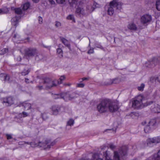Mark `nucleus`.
Here are the masks:
<instances>
[{
	"label": "nucleus",
	"mask_w": 160,
	"mask_h": 160,
	"mask_svg": "<svg viewBox=\"0 0 160 160\" xmlns=\"http://www.w3.org/2000/svg\"><path fill=\"white\" fill-rule=\"evenodd\" d=\"M150 102H148L141 95H138L134 98L132 101V107L136 109L142 108L150 104Z\"/></svg>",
	"instance_id": "nucleus-1"
},
{
	"label": "nucleus",
	"mask_w": 160,
	"mask_h": 160,
	"mask_svg": "<svg viewBox=\"0 0 160 160\" xmlns=\"http://www.w3.org/2000/svg\"><path fill=\"white\" fill-rule=\"evenodd\" d=\"M122 5V3L118 2L117 0H113L111 2L107 11L108 14L110 16L112 15L115 10L120 9L121 8Z\"/></svg>",
	"instance_id": "nucleus-2"
},
{
	"label": "nucleus",
	"mask_w": 160,
	"mask_h": 160,
	"mask_svg": "<svg viewBox=\"0 0 160 160\" xmlns=\"http://www.w3.org/2000/svg\"><path fill=\"white\" fill-rule=\"evenodd\" d=\"M25 55L28 57H33L36 55V59L38 60L42 58V55L38 54V51L35 48H29L25 49Z\"/></svg>",
	"instance_id": "nucleus-3"
},
{
	"label": "nucleus",
	"mask_w": 160,
	"mask_h": 160,
	"mask_svg": "<svg viewBox=\"0 0 160 160\" xmlns=\"http://www.w3.org/2000/svg\"><path fill=\"white\" fill-rule=\"evenodd\" d=\"M109 99L102 100L97 105V109L100 113H103L108 112L109 102Z\"/></svg>",
	"instance_id": "nucleus-4"
},
{
	"label": "nucleus",
	"mask_w": 160,
	"mask_h": 160,
	"mask_svg": "<svg viewBox=\"0 0 160 160\" xmlns=\"http://www.w3.org/2000/svg\"><path fill=\"white\" fill-rule=\"evenodd\" d=\"M56 82V80H52L49 78H46L44 80L43 84L46 88L49 89L57 85Z\"/></svg>",
	"instance_id": "nucleus-5"
},
{
	"label": "nucleus",
	"mask_w": 160,
	"mask_h": 160,
	"mask_svg": "<svg viewBox=\"0 0 160 160\" xmlns=\"http://www.w3.org/2000/svg\"><path fill=\"white\" fill-rule=\"evenodd\" d=\"M55 144V142L53 141L51 142L49 140L45 141V142H38V146L40 147L43 148L44 149L50 148L51 146H53Z\"/></svg>",
	"instance_id": "nucleus-6"
},
{
	"label": "nucleus",
	"mask_w": 160,
	"mask_h": 160,
	"mask_svg": "<svg viewBox=\"0 0 160 160\" xmlns=\"http://www.w3.org/2000/svg\"><path fill=\"white\" fill-rule=\"evenodd\" d=\"M108 102L109 104L108 107V111H109L111 112H114L118 110V107L117 102L112 101L109 99Z\"/></svg>",
	"instance_id": "nucleus-7"
},
{
	"label": "nucleus",
	"mask_w": 160,
	"mask_h": 160,
	"mask_svg": "<svg viewBox=\"0 0 160 160\" xmlns=\"http://www.w3.org/2000/svg\"><path fill=\"white\" fill-rule=\"evenodd\" d=\"M148 102H150V105L152 104L150 109L152 112L154 113L160 112V106L158 104L152 101Z\"/></svg>",
	"instance_id": "nucleus-8"
},
{
	"label": "nucleus",
	"mask_w": 160,
	"mask_h": 160,
	"mask_svg": "<svg viewBox=\"0 0 160 160\" xmlns=\"http://www.w3.org/2000/svg\"><path fill=\"white\" fill-rule=\"evenodd\" d=\"M147 143L149 147H151L152 144L160 143V136L148 139Z\"/></svg>",
	"instance_id": "nucleus-9"
},
{
	"label": "nucleus",
	"mask_w": 160,
	"mask_h": 160,
	"mask_svg": "<svg viewBox=\"0 0 160 160\" xmlns=\"http://www.w3.org/2000/svg\"><path fill=\"white\" fill-rule=\"evenodd\" d=\"M152 19V18L151 15L149 14H145L141 17L140 20L141 22L143 24H147L150 22Z\"/></svg>",
	"instance_id": "nucleus-10"
},
{
	"label": "nucleus",
	"mask_w": 160,
	"mask_h": 160,
	"mask_svg": "<svg viewBox=\"0 0 160 160\" xmlns=\"http://www.w3.org/2000/svg\"><path fill=\"white\" fill-rule=\"evenodd\" d=\"M2 103L6 106H8L13 103V99L11 97H6L3 99Z\"/></svg>",
	"instance_id": "nucleus-11"
},
{
	"label": "nucleus",
	"mask_w": 160,
	"mask_h": 160,
	"mask_svg": "<svg viewBox=\"0 0 160 160\" xmlns=\"http://www.w3.org/2000/svg\"><path fill=\"white\" fill-rule=\"evenodd\" d=\"M61 95H60L61 97V98H63L65 101L71 100L74 98V97L68 93H63L61 94Z\"/></svg>",
	"instance_id": "nucleus-12"
},
{
	"label": "nucleus",
	"mask_w": 160,
	"mask_h": 160,
	"mask_svg": "<svg viewBox=\"0 0 160 160\" xmlns=\"http://www.w3.org/2000/svg\"><path fill=\"white\" fill-rule=\"evenodd\" d=\"M75 13L79 17L86 15V13L83 8L78 7L76 8Z\"/></svg>",
	"instance_id": "nucleus-13"
},
{
	"label": "nucleus",
	"mask_w": 160,
	"mask_h": 160,
	"mask_svg": "<svg viewBox=\"0 0 160 160\" xmlns=\"http://www.w3.org/2000/svg\"><path fill=\"white\" fill-rule=\"evenodd\" d=\"M63 109V108L56 106H52V114L54 115L58 114L59 112L61 111V109Z\"/></svg>",
	"instance_id": "nucleus-14"
},
{
	"label": "nucleus",
	"mask_w": 160,
	"mask_h": 160,
	"mask_svg": "<svg viewBox=\"0 0 160 160\" xmlns=\"http://www.w3.org/2000/svg\"><path fill=\"white\" fill-rule=\"evenodd\" d=\"M98 5L96 2H94L93 5H88L86 7V10L88 12L91 13L96 8L98 7L97 6Z\"/></svg>",
	"instance_id": "nucleus-15"
},
{
	"label": "nucleus",
	"mask_w": 160,
	"mask_h": 160,
	"mask_svg": "<svg viewBox=\"0 0 160 160\" xmlns=\"http://www.w3.org/2000/svg\"><path fill=\"white\" fill-rule=\"evenodd\" d=\"M0 77L2 80H4L5 82H10L11 80H10V77L8 74L5 73H1L0 74Z\"/></svg>",
	"instance_id": "nucleus-16"
},
{
	"label": "nucleus",
	"mask_w": 160,
	"mask_h": 160,
	"mask_svg": "<svg viewBox=\"0 0 160 160\" xmlns=\"http://www.w3.org/2000/svg\"><path fill=\"white\" fill-rule=\"evenodd\" d=\"M20 19V17L19 16H16L13 18L11 20L12 25L16 27L18 24Z\"/></svg>",
	"instance_id": "nucleus-17"
},
{
	"label": "nucleus",
	"mask_w": 160,
	"mask_h": 160,
	"mask_svg": "<svg viewBox=\"0 0 160 160\" xmlns=\"http://www.w3.org/2000/svg\"><path fill=\"white\" fill-rule=\"evenodd\" d=\"M152 58L145 63V66L149 68H153L156 66Z\"/></svg>",
	"instance_id": "nucleus-18"
},
{
	"label": "nucleus",
	"mask_w": 160,
	"mask_h": 160,
	"mask_svg": "<svg viewBox=\"0 0 160 160\" xmlns=\"http://www.w3.org/2000/svg\"><path fill=\"white\" fill-rule=\"evenodd\" d=\"M60 40L64 44V45L68 48L69 49H70V45L68 41L65 38L60 37Z\"/></svg>",
	"instance_id": "nucleus-19"
},
{
	"label": "nucleus",
	"mask_w": 160,
	"mask_h": 160,
	"mask_svg": "<svg viewBox=\"0 0 160 160\" xmlns=\"http://www.w3.org/2000/svg\"><path fill=\"white\" fill-rule=\"evenodd\" d=\"M20 36L17 33H14L12 38L14 42L16 43H19L20 41Z\"/></svg>",
	"instance_id": "nucleus-20"
},
{
	"label": "nucleus",
	"mask_w": 160,
	"mask_h": 160,
	"mask_svg": "<svg viewBox=\"0 0 160 160\" xmlns=\"http://www.w3.org/2000/svg\"><path fill=\"white\" fill-rule=\"evenodd\" d=\"M56 2L58 4H62L64 3L66 0H55ZM49 3L52 5L55 4V2L53 0H48Z\"/></svg>",
	"instance_id": "nucleus-21"
},
{
	"label": "nucleus",
	"mask_w": 160,
	"mask_h": 160,
	"mask_svg": "<svg viewBox=\"0 0 160 160\" xmlns=\"http://www.w3.org/2000/svg\"><path fill=\"white\" fill-rule=\"evenodd\" d=\"M128 28L131 30L136 31L137 29L136 25L133 23L129 24L128 26Z\"/></svg>",
	"instance_id": "nucleus-22"
},
{
	"label": "nucleus",
	"mask_w": 160,
	"mask_h": 160,
	"mask_svg": "<svg viewBox=\"0 0 160 160\" xmlns=\"http://www.w3.org/2000/svg\"><path fill=\"white\" fill-rule=\"evenodd\" d=\"M23 106L24 107V109L26 110H28L31 108V104L28 102L24 103Z\"/></svg>",
	"instance_id": "nucleus-23"
},
{
	"label": "nucleus",
	"mask_w": 160,
	"mask_h": 160,
	"mask_svg": "<svg viewBox=\"0 0 160 160\" xmlns=\"http://www.w3.org/2000/svg\"><path fill=\"white\" fill-rule=\"evenodd\" d=\"M93 160H103L100 158V156L98 153H94L92 156Z\"/></svg>",
	"instance_id": "nucleus-24"
},
{
	"label": "nucleus",
	"mask_w": 160,
	"mask_h": 160,
	"mask_svg": "<svg viewBox=\"0 0 160 160\" xmlns=\"http://www.w3.org/2000/svg\"><path fill=\"white\" fill-rule=\"evenodd\" d=\"M156 123V120L155 119H152L148 123V124L152 128L155 124Z\"/></svg>",
	"instance_id": "nucleus-25"
},
{
	"label": "nucleus",
	"mask_w": 160,
	"mask_h": 160,
	"mask_svg": "<svg viewBox=\"0 0 160 160\" xmlns=\"http://www.w3.org/2000/svg\"><path fill=\"white\" fill-rule=\"evenodd\" d=\"M22 7V8L23 10H27L30 7V4L29 2H26L24 3Z\"/></svg>",
	"instance_id": "nucleus-26"
},
{
	"label": "nucleus",
	"mask_w": 160,
	"mask_h": 160,
	"mask_svg": "<svg viewBox=\"0 0 160 160\" xmlns=\"http://www.w3.org/2000/svg\"><path fill=\"white\" fill-rule=\"evenodd\" d=\"M153 157L152 160H160V150L158 151L157 154H155L153 155Z\"/></svg>",
	"instance_id": "nucleus-27"
},
{
	"label": "nucleus",
	"mask_w": 160,
	"mask_h": 160,
	"mask_svg": "<svg viewBox=\"0 0 160 160\" xmlns=\"http://www.w3.org/2000/svg\"><path fill=\"white\" fill-rule=\"evenodd\" d=\"M57 54L60 58L63 57V52L61 49L58 48L57 49Z\"/></svg>",
	"instance_id": "nucleus-28"
},
{
	"label": "nucleus",
	"mask_w": 160,
	"mask_h": 160,
	"mask_svg": "<svg viewBox=\"0 0 160 160\" xmlns=\"http://www.w3.org/2000/svg\"><path fill=\"white\" fill-rule=\"evenodd\" d=\"M153 61L155 62L154 63L155 65H157L158 64L160 63V57H157L155 58H152Z\"/></svg>",
	"instance_id": "nucleus-29"
},
{
	"label": "nucleus",
	"mask_w": 160,
	"mask_h": 160,
	"mask_svg": "<svg viewBox=\"0 0 160 160\" xmlns=\"http://www.w3.org/2000/svg\"><path fill=\"white\" fill-rule=\"evenodd\" d=\"M79 3V4H80L81 1H78V0H69V2L70 4L71 5H73V4H78V2Z\"/></svg>",
	"instance_id": "nucleus-30"
},
{
	"label": "nucleus",
	"mask_w": 160,
	"mask_h": 160,
	"mask_svg": "<svg viewBox=\"0 0 160 160\" xmlns=\"http://www.w3.org/2000/svg\"><path fill=\"white\" fill-rule=\"evenodd\" d=\"M25 143L30 145L32 147H35L39 146L38 143H35V142H25Z\"/></svg>",
	"instance_id": "nucleus-31"
},
{
	"label": "nucleus",
	"mask_w": 160,
	"mask_h": 160,
	"mask_svg": "<svg viewBox=\"0 0 160 160\" xmlns=\"http://www.w3.org/2000/svg\"><path fill=\"white\" fill-rule=\"evenodd\" d=\"M119 81L118 79H115L113 80H110L109 82H108L107 84L110 85L112 83H117L119 82Z\"/></svg>",
	"instance_id": "nucleus-32"
},
{
	"label": "nucleus",
	"mask_w": 160,
	"mask_h": 160,
	"mask_svg": "<svg viewBox=\"0 0 160 160\" xmlns=\"http://www.w3.org/2000/svg\"><path fill=\"white\" fill-rule=\"evenodd\" d=\"M28 115V114L27 113L25 112H23L22 113H20L18 114V117L22 118L27 117Z\"/></svg>",
	"instance_id": "nucleus-33"
},
{
	"label": "nucleus",
	"mask_w": 160,
	"mask_h": 160,
	"mask_svg": "<svg viewBox=\"0 0 160 160\" xmlns=\"http://www.w3.org/2000/svg\"><path fill=\"white\" fill-rule=\"evenodd\" d=\"M152 128L148 125L144 128V131L146 133H148L151 131Z\"/></svg>",
	"instance_id": "nucleus-34"
},
{
	"label": "nucleus",
	"mask_w": 160,
	"mask_h": 160,
	"mask_svg": "<svg viewBox=\"0 0 160 160\" xmlns=\"http://www.w3.org/2000/svg\"><path fill=\"white\" fill-rule=\"evenodd\" d=\"M15 12L18 14H21L22 13V11L20 8H16L15 9Z\"/></svg>",
	"instance_id": "nucleus-35"
},
{
	"label": "nucleus",
	"mask_w": 160,
	"mask_h": 160,
	"mask_svg": "<svg viewBox=\"0 0 160 160\" xmlns=\"http://www.w3.org/2000/svg\"><path fill=\"white\" fill-rule=\"evenodd\" d=\"M65 78V77L64 76H61L59 78L60 81L57 80V82H56L57 84H60L62 83V81Z\"/></svg>",
	"instance_id": "nucleus-36"
},
{
	"label": "nucleus",
	"mask_w": 160,
	"mask_h": 160,
	"mask_svg": "<svg viewBox=\"0 0 160 160\" xmlns=\"http://www.w3.org/2000/svg\"><path fill=\"white\" fill-rule=\"evenodd\" d=\"M30 72V70L28 69H24L21 72L22 75L25 76L28 75Z\"/></svg>",
	"instance_id": "nucleus-37"
},
{
	"label": "nucleus",
	"mask_w": 160,
	"mask_h": 160,
	"mask_svg": "<svg viewBox=\"0 0 160 160\" xmlns=\"http://www.w3.org/2000/svg\"><path fill=\"white\" fill-rule=\"evenodd\" d=\"M156 9L158 11H160V0L156 1Z\"/></svg>",
	"instance_id": "nucleus-38"
},
{
	"label": "nucleus",
	"mask_w": 160,
	"mask_h": 160,
	"mask_svg": "<svg viewBox=\"0 0 160 160\" xmlns=\"http://www.w3.org/2000/svg\"><path fill=\"white\" fill-rule=\"evenodd\" d=\"M144 87V84L143 83H142L141 84L140 86L138 87V89L139 91H143Z\"/></svg>",
	"instance_id": "nucleus-39"
},
{
	"label": "nucleus",
	"mask_w": 160,
	"mask_h": 160,
	"mask_svg": "<svg viewBox=\"0 0 160 160\" xmlns=\"http://www.w3.org/2000/svg\"><path fill=\"white\" fill-rule=\"evenodd\" d=\"M74 123V120L72 119H71L67 122V124L68 125L71 126L73 125Z\"/></svg>",
	"instance_id": "nucleus-40"
},
{
	"label": "nucleus",
	"mask_w": 160,
	"mask_h": 160,
	"mask_svg": "<svg viewBox=\"0 0 160 160\" xmlns=\"http://www.w3.org/2000/svg\"><path fill=\"white\" fill-rule=\"evenodd\" d=\"M8 51V49L7 48H5L2 49L0 52V54L1 55H3Z\"/></svg>",
	"instance_id": "nucleus-41"
},
{
	"label": "nucleus",
	"mask_w": 160,
	"mask_h": 160,
	"mask_svg": "<svg viewBox=\"0 0 160 160\" xmlns=\"http://www.w3.org/2000/svg\"><path fill=\"white\" fill-rule=\"evenodd\" d=\"M67 18L68 20H72L74 22L75 21L74 17L73 15H69L67 17Z\"/></svg>",
	"instance_id": "nucleus-42"
},
{
	"label": "nucleus",
	"mask_w": 160,
	"mask_h": 160,
	"mask_svg": "<svg viewBox=\"0 0 160 160\" xmlns=\"http://www.w3.org/2000/svg\"><path fill=\"white\" fill-rule=\"evenodd\" d=\"M60 95H61L60 94H54L53 95V97L54 99H56L58 98H62L61 97Z\"/></svg>",
	"instance_id": "nucleus-43"
},
{
	"label": "nucleus",
	"mask_w": 160,
	"mask_h": 160,
	"mask_svg": "<svg viewBox=\"0 0 160 160\" xmlns=\"http://www.w3.org/2000/svg\"><path fill=\"white\" fill-rule=\"evenodd\" d=\"M94 52V49L93 48H91L88 51V54H92Z\"/></svg>",
	"instance_id": "nucleus-44"
},
{
	"label": "nucleus",
	"mask_w": 160,
	"mask_h": 160,
	"mask_svg": "<svg viewBox=\"0 0 160 160\" xmlns=\"http://www.w3.org/2000/svg\"><path fill=\"white\" fill-rule=\"evenodd\" d=\"M38 21L39 22V23L40 24H42V22L43 19L41 17H38Z\"/></svg>",
	"instance_id": "nucleus-45"
},
{
	"label": "nucleus",
	"mask_w": 160,
	"mask_h": 160,
	"mask_svg": "<svg viewBox=\"0 0 160 160\" xmlns=\"http://www.w3.org/2000/svg\"><path fill=\"white\" fill-rule=\"evenodd\" d=\"M110 148L112 149V150H113L115 148V146L113 144H110L109 145Z\"/></svg>",
	"instance_id": "nucleus-46"
},
{
	"label": "nucleus",
	"mask_w": 160,
	"mask_h": 160,
	"mask_svg": "<svg viewBox=\"0 0 160 160\" xmlns=\"http://www.w3.org/2000/svg\"><path fill=\"white\" fill-rule=\"evenodd\" d=\"M55 26L57 27H60L61 26V24L60 22L57 21L56 22Z\"/></svg>",
	"instance_id": "nucleus-47"
},
{
	"label": "nucleus",
	"mask_w": 160,
	"mask_h": 160,
	"mask_svg": "<svg viewBox=\"0 0 160 160\" xmlns=\"http://www.w3.org/2000/svg\"><path fill=\"white\" fill-rule=\"evenodd\" d=\"M84 86V84L83 83H78L77 84V87L81 88H83Z\"/></svg>",
	"instance_id": "nucleus-48"
},
{
	"label": "nucleus",
	"mask_w": 160,
	"mask_h": 160,
	"mask_svg": "<svg viewBox=\"0 0 160 160\" xmlns=\"http://www.w3.org/2000/svg\"><path fill=\"white\" fill-rule=\"evenodd\" d=\"M36 88L39 90H41L43 89V87L42 86H38L36 87Z\"/></svg>",
	"instance_id": "nucleus-49"
},
{
	"label": "nucleus",
	"mask_w": 160,
	"mask_h": 160,
	"mask_svg": "<svg viewBox=\"0 0 160 160\" xmlns=\"http://www.w3.org/2000/svg\"><path fill=\"white\" fill-rule=\"evenodd\" d=\"M155 80L160 82V75L155 78Z\"/></svg>",
	"instance_id": "nucleus-50"
},
{
	"label": "nucleus",
	"mask_w": 160,
	"mask_h": 160,
	"mask_svg": "<svg viewBox=\"0 0 160 160\" xmlns=\"http://www.w3.org/2000/svg\"><path fill=\"white\" fill-rule=\"evenodd\" d=\"M96 47L97 48H100L102 49H103V47L100 45H97L96 46Z\"/></svg>",
	"instance_id": "nucleus-51"
},
{
	"label": "nucleus",
	"mask_w": 160,
	"mask_h": 160,
	"mask_svg": "<svg viewBox=\"0 0 160 160\" xmlns=\"http://www.w3.org/2000/svg\"><path fill=\"white\" fill-rule=\"evenodd\" d=\"M6 136L8 139H10L12 138L11 136L10 135L7 134Z\"/></svg>",
	"instance_id": "nucleus-52"
},
{
	"label": "nucleus",
	"mask_w": 160,
	"mask_h": 160,
	"mask_svg": "<svg viewBox=\"0 0 160 160\" xmlns=\"http://www.w3.org/2000/svg\"><path fill=\"white\" fill-rule=\"evenodd\" d=\"M25 82L27 83H29V80L28 78H25Z\"/></svg>",
	"instance_id": "nucleus-53"
},
{
	"label": "nucleus",
	"mask_w": 160,
	"mask_h": 160,
	"mask_svg": "<svg viewBox=\"0 0 160 160\" xmlns=\"http://www.w3.org/2000/svg\"><path fill=\"white\" fill-rule=\"evenodd\" d=\"M17 60L18 61H20L21 60V57H20V56H18L17 58Z\"/></svg>",
	"instance_id": "nucleus-54"
},
{
	"label": "nucleus",
	"mask_w": 160,
	"mask_h": 160,
	"mask_svg": "<svg viewBox=\"0 0 160 160\" xmlns=\"http://www.w3.org/2000/svg\"><path fill=\"white\" fill-rule=\"evenodd\" d=\"M40 0H32L34 2L37 3L39 2Z\"/></svg>",
	"instance_id": "nucleus-55"
},
{
	"label": "nucleus",
	"mask_w": 160,
	"mask_h": 160,
	"mask_svg": "<svg viewBox=\"0 0 160 160\" xmlns=\"http://www.w3.org/2000/svg\"><path fill=\"white\" fill-rule=\"evenodd\" d=\"M64 85H65V86H70L71 85V84L70 83H68V84H67V83H65L64 84Z\"/></svg>",
	"instance_id": "nucleus-56"
},
{
	"label": "nucleus",
	"mask_w": 160,
	"mask_h": 160,
	"mask_svg": "<svg viewBox=\"0 0 160 160\" xmlns=\"http://www.w3.org/2000/svg\"><path fill=\"white\" fill-rule=\"evenodd\" d=\"M4 13V12H3V11H2V9H0V14Z\"/></svg>",
	"instance_id": "nucleus-57"
},
{
	"label": "nucleus",
	"mask_w": 160,
	"mask_h": 160,
	"mask_svg": "<svg viewBox=\"0 0 160 160\" xmlns=\"http://www.w3.org/2000/svg\"><path fill=\"white\" fill-rule=\"evenodd\" d=\"M82 81H83V80H87L88 78H82Z\"/></svg>",
	"instance_id": "nucleus-58"
},
{
	"label": "nucleus",
	"mask_w": 160,
	"mask_h": 160,
	"mask_svg": "<svg viewBox=\"0 0 160 160\" xmlns=\"http://www.w3.org/2000/svg\"><path fill=\"white\" fill-rule=\"evenodd\" d=\"M108 130H112V131H114V130L113 129H106L105 130V131L106 132Z\"/></svg>",
	"instance_id": "nucleus-59"
},
{
	"label": "nucleus",
	"mask_w": 160,
	"mask_h": 160,
	"mask_svg": "<svg viewBox=\"0 0 160 160\" xmlns=\"http://www.w3.org/2000/svg\"><path fill=\"white\" fill-rule=\"evenodd\" d=\"M132 118H135L138 117V116H131Z\"/></svg>",
	"instance_id": "nucleus-60"
},
{
	"label": "nucleus",
	"mask_w": 160,
	"mask_h": 160,
	"mask_svg": "<svg viewBox=\"0 0 160 160\" xmlns=\"http://www.w3.org/2000/svg\"><path fill=\"white\" fill-rule=\"evenodd\" d=\"M146 123V121H144V122H142V124L143 125Z\"/></svg>",
	"instance_id": "nucleus-61"
},
{
	"label": "nucleus",
	"mask_w": 160,
	"mask_h": 160,
	"mask_svg": "<svg viewBox=\"0 0 160 160\" xmlns=\"http://www.w3.org/2000/svg\"><path fill=\"white\" fill-rule=\"evenodd\" d=\"M26 39L28 41H29V39H30V38H26Z\"/></svg>",
	"instance_id": "nucleus-62"
},
{
	"label": "nucleus",
	"mask_w": 160,
	"mask_h": 160,
	"mask_svg": "<svg viewBox=\"0 0 160 160\" xmlns=\"http://www.w3.org/2000/svg\"><path fill=\"white\" fill-rule=\"evenodd\" d=\"M131 114H132L131 115H134V112L132 113Z\"/></svg>",
	"instance_id": "nucleus-63"
},
{
	"label": "nucleus",
	"mask_w": 160,
	"mask_h": 160,
	"mask_svg": "<svg viewBox=\"0 0 160 160\" xmlns=\"http://www.w3.org/2000/svg\"><path fill=\"white\" fill-rule=\"evenodd\" d=\"M32 83L33 82L32 81H31V82Z\"/></svg>",
	"instance_id": "nucleus-64"
}]
</instances>
